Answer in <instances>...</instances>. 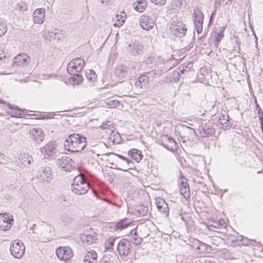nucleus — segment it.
Returning <instances> with one entry per match:
<instances>
[{
  "instance_id": "49",
  "label": "nucleus",
  "mask_w": 263,
  "mask_h": 263,
  "mask_svg": "<svg viewBox=\"0 0 263 263\" xmlns=\"http://www.w3.org/2000/svg\"><path fill=\"white\" fill-rule=\"evenodd\" d=\"M218 230H221L226 228V223L223 220L220 219L218 220Z\"/></svg>"
},
{
  "instance_id": "44",
  "label": "nucleus",
  "mask_w": 263,
  "mask_h": 263,
  "mask_svg": "<svg viewBox=\"0 0 263 263\" xmlns=\"http://www.w3.org/2000/svg\"><path fill=\"white\" fill-rule=\"evenodd\" d=\"M61 220L63 222L67 223L70 220V217L66 213H63L61 217Z\"/></svg>"
},
{
  "instance_id": "7",
  "label": "nucleus",
  "mask_w": 263,
  "mask_h": 263,
  "mask_svg": "<svg viewBox=\"0 0 263 263\" xmlns=\"http://www.w3.org/2000/svg\"><path fill=\"white\" fill-rule=\"evenodd\" d=\"M117 250L119 255L127 256L132 251V246L129 241L126 239H122L117 244Z\"/></svg>"
},
{
  "instance_id": "43",
  "label": "nucleus",
  "mask_w": 263,
  "mask_h": 263,
  "mask_svg": "<svg viewBox=\"0 0 263 263\" xmlns=\"http://www.w3.org/2000/svg\"><path fill=\"white\" fill-rule=\"evenodd\" d=\"M6 26L2 22H0V37L3 36L7 32Z\"/></svg>"
},
{
  "instance_id": "57",
  "label": "nucleus",
  "mask_w": 263,
  "mask_h": 263,
  "mask_svg": "<svg viewBox=\"0 0 263 263\" xmlns=\"http://www.w3.org/2000/svg\"><path fill=\"white\" fill-rule=\"evenodd\" d=\"M135 240V243L136 245H139L142 242V238L141 237H134Z\"/></svg>"
},
{
  "instance_id": "3",
  "label": "nucleus",
  "mask_w": 263,
  "mask_h": 263,
  "mask_svg": "<svg viewBox=\"0 0 263 263\" xmlns=\"http://www.w3.org/2000/svg\"><path fill=\"white\" fill-rule=\"evenodd\" d=\"M176 130L179 133L183 142L193 140L197 136L194 128L189 127L185 124H181L177 125Z\"/></svg>"
},
{
  "instance_id": "21",
  "label": "nucleus",
  "mask_w": 263,
  "mask_h": 263,
  "mask_svg": "<svg viewBox=\"0 0 263 263\" xmlns=\"http://www.w3.org/2000/svg\"><path fill=\"white\" fill-rule=\"evenodd\" d=\"M97 260V254L93 250H90L86 252L83 257L84 263H96Z\"/></svg>"
},
{
  "instance_id": "2",
  "label": "nucleus",
  "mask_w": 263,
  "mask_h": 263,
  "mask_svg": "<svg viewBox=\"0 0 263 263\" xmlns=\"http://www.w3.org/2000/svg\"><path fill=\"white\" fill-rule=\"evenodd\" d=\"M71 188L75 194L83 195L87 192L89 189V184L85 180L83 175L80 174L73 178Z\"/></svg>"
},
{
  "instance_id": "42",
  "label": "nucleus",
  "mask_w": 263,
  "mask_h": 263,
  "mask_svg": "<svg viewBox=\"0 0 263 263\" xmlns=\"http://www.w3.org/2000/svg\"><path fill=\"white\" fill-rule=\"evenodd\" d=\"M202 24L203 22H197L194 23L195 27L198 33H201L202 31Z\"/></svg>"
},
{
  "instance_id": "59",
  "label": "nucleus",
  "mask_w": 263,
  "mask_h": 263,
  "mask_svg": "<svg viewBox=\"0 0 263 263\" xmlns=\"http://www.w3.org/2000/svg\"><path fill=\"white\" fill-rule=\"evenodd\" d=\"M241 237V239H237L236 240V242L237 243V245H244V246H246V244H245L243 242H242V240H243V238L242 237V236L240 237Z\"/></svg>"
},
{
  "instance_id": "45",
  "label": "nucleus",
  "mask_w": 263,
  "mask_h": 263,
  "mask_svg": "<svg viewBox=\"0 0 263 263\" xmlns=\"http://www.w3.org/2000/svg\"><path fill=\"white\" fill-rule=\"evenodd\" d=\"M223 37V33L221 31L220 32L217 33L215 35V39L216 41V44L219 43Z\"/></svg>"
},
{
  "instance_id": "37",
  "label": "nucleus",
  "mask_w": 263,
  "mask_h": 263,
  "mask_svg": "<svg viewBox=\"0 0 263 263\" xmlns=\"http://www.w3.org/2000/svg\"><path fill=\"white\" fill-rule=\"evenodd\" d=\"M137 212L140 216H146L148 212V208L143 205H139L137 207Z\"/></svg>"
},
{
  "instance_id": "25",
  "label": "nucleus",
  "mask_w": 263,
  "mask_h": 263,
  "mask_svg": "<svg viewBox=\"0 0 263 263\" xmlns=\"http://www.w3.org/2000/svg\"><path fill=\"white\" fill-rule=\"evenodd\" d=\"M115 74L119 79L124 78L128 73L127 68L123 65H119L117 67L115 71Z\"/></svg>"
},
{
  "instance_id": "39",
  "label": "nucleus",
  "mask_w": 263,
  "mask_h": 263,
  "mask_svg": "<svg viewBox=\"0 0 263 263\" xmlns=\"http://www.w3.org/2000/svg\"><path fill=\"white\" fill-rule=\"evenodd\" d=\"M20 157L21 158V160L23 161L22 164H24L25 166L26 164H30L31 162L33 160L32 157H30L28 155L21 154Z\"/></svg>"
},
{
  "instance_id": "56",
  "label": "nucleus",
  "mask_w": 263,
  "mask_h": 263,
  "mask_svg": "<svg viewBox=\"0 0 263 263\" xmlns=\"http://www.w3.org/2000/svg\"><path fill=\"white\" fill-rule=\"evenodd\" d=\"M209 227H212L218 229V223L217 221H213L211 224L209 226Z\"/></svg>"
},
{
  "instance_id": "23",
  "label": "nucleus",
  "mask_w": 263,
  "mask_h": 263,
  "mask_svg": "<svg viewBox=\"0 0 263 263\" xmlns=\"http://www.w3.org/2000/svg\"><path fill=\"white\" fill-rule=\"evenodd\" d=\"M186 30L185 25H183L182 23H179L173 30V33L176 36L181 37L186 34Z\"/></svg>"
},
{
  "instance_id": "13",
  "label": "nucleus",
  "mask_w": 263,
  "mask_h": 263,
  "mask_svg": "<svg viewBox=\"0 0 263 263\" xmlns=\"http://www.w3.org/2000/svg\"><path fill=\"white\" fill-rule=\"evenodd\" d=\"M161 142L164 147L171 151L177 149L178 147L177 142L168 135H164L161 137Z\"/></svg>"
},
{
  "instance_id": "58",
  "label": "nucleus",
  "mask_w": 263,
  "mask_h": 263,
  "mask_svg": "<svg viewBox=\"0 0 263 263\" xmlns=\"http://www.w3.org/2000/svg\"><path fill=\"white\" fill-rule=\"evenodd\" d=\"M29 58V57L27 54H23L22 57V64L24 63H26L27 61V59Z\"/></svg>"
},
{
  "instance_id": "28",
  "label": "nucleus",
  "mask_w": 263,
  "mask_h": 263,
  "mask_svg": "<svg viewBox=\"0 0 263 263\" xmlns=\"http://www.w3.org/2000/svg\"><path fill=\"white\" fill-rule=\"evenodd\" d=\"M219 121L221 125H222V127L227 129L230 126V121H229V116L228 115H221L219 117Z\"/></svg>"
},
{
  "instance_id": "10",
  "label": "nucleus",
  "mask_w": 263,
  "mask_h": 263,
  "mask_svg": "<svg viewBox=\"0 0 263 263\" xmlns=\"http://www.w3.org/2000/svg\"><path fill=\"white\" fill-rule=\"evenodd\" d=\"M80 239L83 243L86 245H89L96 242L98 239L96 233L90 229L81 234Z\"/></svg>"
},
{
  "instance_id": "15",
  "label": "nucleus",
  "mask_w": 263,
  "mask_h": 263,
  "mask_svg": "<svg viewBox=\"0 0 263 263\" xmlns=\"http://www.w3.org/2000/svg\"><path fill=\"white\" fill-rule=\"evenodd\" d=\"M128 47V52L132 56H136L141 54L142 52L143 47L138 43H133L129 44Z\"/></svg>"
},
{
  "instance_id": "63",
  "label": "nucleus",
  "mask_w": 263,
  "mask_h": 263,
  "mask_svg": "<svg viewBox=\"0 0 263 263\" xmlns=\"http://www.w3.org/2000/svg\"><path fill=\"white\" fill-rule=\"evenodd\" d=\"M0 103L1 104H5V102L4 100L0 99Z\"/></svg>"
},
{
  "instance_id": "36",
  "label": "nucleus",
  "mask_w": 263,
  "mask_h": 263,
  "mask_svg": "<svg viewBox=\"0 0 263 263\" xmlns=\"http://www.w3.org/2000/svg\"><path fill=\"white\" fill-rule=\"evenodd\" d=\"M193 17H194V23H197V22H203V14L198 9H194Z\"/></svg>"
},
{
  "instance_id": "53",
  "label": "nucleus",
  "mask_w": 263,
  "mask_h": 263,
  "mask_svg": "<svg viewBox=\"0 0 263 263\" xmlns=\"http://www.w3.org/2000/svg\"><path fill=\"white\" fill-rule=\"evenodd\" d=\"M50 36L54 39H57L58 40H60L61 38V34L58 32L51 33Z\"/></svg>"
},
{
  "instance_id": "46",
  "label": "nucleus",
  "mask_w": 263,
  "mask_h": 263,
  "mask_svg": "<svg viewBox=\"0 0 263 263\" xmlns=\"http://www.w3.org/2000/svg\"><path fill=\"white\" fill-rule=\"evenodd\" d=\"M16 9L19 11H24L27 9V7L25 4L22 3L17 5Z\"/></svg>"
},
{
  "instance_id": "4",
  "label": "nucleus",
  "mask_w": 263,
  "mask_h": 263,
  "mask_svg": "<svg viewBox=\"0 0 263 263\" xmlns=\"http://www.w3.org/2000/svg\"><path fill=\"white\" fill-rule=\"evenodd\" d=\"M156 74V71L149 72L147 75H142L139 77L137 80L135 82V86L136 88L141 90V91L146 90L150 82L152 81L153 74Z\"/></svg>"
},
{
  "instance_id": "64",
  "label": "nucleus",
  "mask_w": 263,
  "mask_h": 263,
  "mask_svg": "<svg viewBox=\"0 0 263 263\" xmlns=\"http://www.w3.org/2000/svg\"><path fill=\"white\" fill-rule=\"evenodd\" d=\"M101 263H110L109 261L103 260Z\"/></svg>"
},
{
  "instance_id": "1",
  "label": "nucleus",
  "mask_w": 263,
  "mask_h": 263,
  "mask_svg": "<svg viewBox=\"0 0 263 263\" xmlns=\"http://www.w3.org/2000/svg\"><path fill=\"white\" fill-rule=\"evenodd\" d=\"M86 138L81 134H73L68 136L64 142L65 148L71 152H79L86 146Z\"/></svg>"
},
{
  "instance_id": "55",
  "label": "nucleus",
  "mask_w": 263,
  "mask_h": 263,
  "mask_svg": "<svg viewBox=\"0 0 263 263\" xmlns=\"http://www.w3.org/2000/svg\"><path fill=\"white\" fill-rule=\"evenodd\" d=\"M257 107H258V115H259V118L260 120V122L261 124H262L263 122V112H260V110H261V108L259 107L258 105L257 106Z\"/></svg>"
},
{
  "instance_id": "14",
  "label": "nucleus",
  "mask_w": 263,
  "mask_h": 263,
  "mask_svg": "<svg viewBox=\"0 0 263 263\" xmlns=\"http://www.w3.org/2000/svg\"><path fill=\"white\" fill-rule=\"evenodd\" d=\"M179 182L180 183L179 188L180 194L183 195L185 198H190V190L189 184L187 183L186 179L184 177H182Z\"/></svg>"
},
{
  "instance_id": "41",
  "label": "nucleus",
  "mask_w": 263,
  "mask_h": 263,
  "mask_svg": "<svg viewBox=\"0 0 263 263\" xmlns=\"http://www.w3.org/2000/svg\"><path fill=\"white\" fill-rule=\"evenodd\" d=\"M255 243H256V242L254 240H250L248 238V252H249L250 254H255V253L253 252L254 250L253 247L255 246Z\"/></svg>"
},
{
  "instance_id": "54",
  "label": "nucleus",
  "mask_w": 263,
  "mask_h": 263,
  "mask_svg": "<svg viewBox=\"0 0 263 263\" xmlns=\"http://www.w3.org/2000/svg\"><path fill=\"white\" fill-rule=\"evenodd\" d=\"M184 71V69L183 67H179V68L178 69V71H176L175 73H174V74L175 76L176 73V77L178 79V76L180 77V74L183 73Z\"/></svg>"
},
{
  "instance_id": "48",
  "label": "nucleus",
  "mask_w": 263,
  "mask_h": 263,
  "mask_svg": "<svg viewBox=\"0 0 263 263\" xmlns=\"http://www.w3.org/2000/svg\"><path fill=\"white\" fill-rule=\"evenodd\" d=\"M197 250L200 252H205L206 250V245L204 243H201L200 245L197 247Z\"/></svg>"
},
{
  "instance_id": "9",
  "label": "nucleus",
  "mask_w": 263,
  "mask_h": 263,
  "mask_svg": "<svg viewBox=\"0 0 263 263\" xmlns=\"http://www.w3.org/2000/svg\"><path fill=\"white\" fill-rule=\"evenodd\" d=\"M56 255L61 260L67 261L73 255L72 251L69 247H60L55 251Z\"/></svg>"
},
{
  "instance_id": "29",
  "label": "nucleus",
  "mask_w": 263,
  "mask_h": 263,
  "mask_svg": "<svg viewBox=\"0 0 263 263\" xmlns=\"http://www.w3.org/2000/svg\"><path fill=\"white\" fill-rule=\"evenodd\" d=\"M131 223L130 220L127 218H124L120 220L117 223L116 227L117 229L120 230H123L126 228Z\"/></svg>"
},
{
  "instance_id": "35",
  "label": "nucleus",
  "mask_w": 263,
  "mask_h": 263,
  "mask_svg": "<svg viewBox=\"0 0 263 263\" xmlns=\"http://www.w3.org/2000/svg\"><path fill=\"white\" fill-rule=\"evenodd\" d=\"M99 127L102 129H108L109 130L108 134H111L113 132V126L111 123L107 120L102 122Z\"/></svg>"
},
{
  "instance_id": "26",
  "label": "nucleus",
  "mask_w": 263,
  "mask_h": 263,
  "mask_svg": "<svg viewBox=\"0 0 263 263\" xmlns=\"http://www.w3.org/2000/svg\"><path fill=\"white\" fill-rule=\"evenodd\" d=\"M128 155L137 162H139L143 157L141 151L134 148L129 150Z\"/></svg>"
},
{
  "instance_id": "40",
  "label": "nucleus",
  "mask_w": 263,
  "mask_h": 263,
  "mask_svg": "<svg viewBox=\"0 0 263 263\" xmlns=\"http://www.w3.org/2000/svg\"><path fill=\"white\" fill-rule=\"evenodd\" d=\"M122 88L125 92H129L133 89V84L130 81H125L122 84Z\"/></svg>"
},
{
  "instance_id": "30",
  "label": "nucleus",
  "mask_w": 263,
  "mask_h": 263,
  "mask_svg": "<svg viewBox=\"0 0 263 263\" xmlns=\"http://www.w3.org/2000/svg\"><path fill=\"white\" fill-rule=\"evenodd\" d=\"M126 14L124 12H122L121 14L116 15V21L114 24L115 26H121L123 25L125 21V19L126 17Z\"/></svg>"
},
{
  "instance_id": "27",
  "label": "nucleus",
  "mask_w": 263,
  "mask_h": 263,
  "mask_svg": "<svg viewBox=\"0 0 263 263\" xmlns=\"http://www.w3.org/2000/svg\"><path fill=\"white\" fill-rule=\"evenodd\" d=\"M134 8L140 12H143L147 6L146 1L145 0H137L136 3H134Z\"/></svg>"
},
{
  "instance_id": "20",
  "label": "nucleus",
  "mask_w": 263,
  "mask_h": 263,
  "mask_svg": "<svg viewBox=\"0 0 263 263\" xmlns=\"http://www.w3.org/2000/svg\"><path fill=\"white\" fill-rule=\"evenodd\" d=\"M55 145L52 142H49L43 148H41V152L46 158L47 155L48 157L52 156L55 153Z\"/></svg>"
},
{
  "instance_id": "32",
  "label": "nucleus",
  "mask_w": 263,
  "mask_h": 263,
  "mask_svg": "<svg viewBox=\"0 0 263 263\" xmlns=\"http://www.w3.org/2000/svg\"><path fill=\"white\" fill-rule=\"evenodd\" d=\"M10 224L11 221H9V219L6 218H3L2 220H0V230H8L10 228Z\"/></svg>"
},
{
  "instance_id": "12",
  "label": "nucleus",
  "mask_w": 263,
  "mask_h": 263,
  "mask_svg": "<svg viewBox=\"0 0 263 263\" xmlns=\"http://www.w3.org/2000/svg\"><path fill=\"white\" fill-rule=\"evenodd\" d=\"M139 24L143 29L148 31L154 27L155 21L151 16L142 15L140 17Z\"/></svg>"
},
{
  "instance_id": "24",
  "label": "nucleus",
  "mask_w": 263,
  "mask_h": 263,
  "mask_svg": "<svg viewBox=\"0 0 263 263\" xmlns=\"http://www.w3.org/2000/svg\"><path fill=\"white\" fill-rule=\"evenodd\" d=\"M115 163H112L111 165L114 168L119 170L126 171L129 169L128 167L129 164L126 163L121 160H115Z\"/></svg>"
},
{
  "instance_id": "6",
  "label": "nucleus",
  "mask_w": 263,
  "mask_h": 263,
  "mask_svg": "<svg viewBox=\"0 0 263 263\" xmlns=\"http://www.w3.org/2000/svg\"><path fill=\"white\" fill-rule=\"evenodd\" d=\"M25 247L23 243L20 240H13L10 245L11 254L16 258H21L25 253Z\"/></svg>"
},
{
  "instance_id": "38",
  "label": "nucleus",
  "mask_w": 263,
  "mask_h": 263,
  "mask_svg": "<svg viewBox=\"0 0 263 263\" xmlns=\"http://www.w3.org/2000/svg\"><path fill=\"white\" fill-rule=\"evenodd\" d=\"M85 76L88 80L93 82L97 79V74L93 70H87L85 71Z\"/></svg>"
},
{
  "instance_id": "33",
  "label": "nucleus",
  "mask_w": 263,
  "mask_h": 263,
  "mask_svg": "<svg viewBox=\"0 0 263 263\" xmlns=\"http://www.w3.org/2000/svg\"><path fill=\"white\" fill-rule=\"evenodd\" d=\"M10 224L11 221H9V219L6 218H3L2 220H0V230H8L10 228Z\"/></svg>"
},
{
  "instance_id": "51",
  "label": "nucleus",
  "mask_w": 263,
  "mask_h": 263,
  "mask_svg": "<svg viewBox=\"0 0 263 263\" xmlns=\"http://www.w3.org/2000/svg\"><path fill=\"white\" fill-rule=\"evenodd\" d=\"M22 57L23 54H19L16 56L14 59V63H22Z\"/></svg>"
},
{
  "instance_id": "61",
  "label": "nucleus",
  "mask_w": 263,
  "mask_h": 263,
  "mask_svg": "<svg viewBox=\"0 0 263 263\" xmlns=\"http://www.w3.org/2000/svg\"><path fill=\"white\" fill-rule=\"evenodd\" d=\"M130 235L132 236V235H134V236H136L137 235V232H136V229H133V230H132L130 231Z\"/></svg>"
},
{
  "instance_id": "50",
  "label": "nucleus",
  "mask_w": 263,
  "mask_h": 263,
  "mask_svg": "<svg viewBox=\"0 0 263 263\" xmlns=\"http://www.w3.org/2000/svg\"><path fill=\"white\" fill-rule=\"evenodd\" d=\"M151 2L156 5L163 6L166 3V0H151Z\"/></svg>"
},
{
  "instance_id": "5",
  "label": "nucleus",
  "mask_w": 263,
  "mask_h": 263,
  "mask_svg": "<svg viewBox=\"0 0 263 263\" xmlns=\"http://www.w3.org/2000/svg\"><path fill=\"white\" fill-rule=\"evenodd\" d=\"M215 124L211 121L202 123L197 129L199 136L201 138H205L213 136L215 133Z\"/></svg>"
},
{
  "instance_id": "22",
  "label": "nucleus",
  "mask_w": 263,
  "mask_h": 263,
  "mask_svg": "<svg viewBox=\"0 0 263 263\" xmlns=\"http://www.w3.org/2000/svg\"><path fill=\"white\" fill-rule=\"evenodd\" d=\"M52 228L50 226H46L42 230L40 236V240L46 242L50 239Z\"/></svg>"
},
{
  "instance_id": "60",
  "label": "nucleus",
  "mask_w": 263,
  "mask_h": 263,
  "mask_svg": "<svg viewBox=\"0 0 263 263\" xmlns=\"http://www.w3.org/2000/svg\"><path fill=\"white\" fill-rule=\"evenodd\" d=\"M8 107L11 109L20 110V108L17 106L13 107L11 105L9 104Z\"/></svg>"
},
{
  "instance_id": "16",
  "label": "nucleus",
  "mask_w": 263,
  "mask_h": 263,
  "mask_svg": "<svg viewBox=\"0 0 263 263\" xmlns=\"http://www.w3.org/2000/svg\"><path fill=\"white\" fill-rule=\"evenodd\" d=\"M40 176L43 181L49 182L52 178L51 170L47 166H42L39 171Z\"/></svg>"
},
{
  "instance_id": "18",
  "label": "nucleus",
  "mask_w": 263,
  "mask_h": 263,
  "mask_svg": "<svg viewBox=\"0 0 263 263\" xmlns=\"http://www.w3.org/2000/svg\"><path fill=\"white\" fill-rule=\"evenodd\" d=\"M30 137L37 143L43 141L44 134L41 128H32L30 132Z\"/></svg>"
},
{
  "instance_id": "34",
  "label": "nucleus",
  "mask_w": 263,
  "mask_h": 263,
  "mask_svg": "<svg viewBox=\"0 0 263 263\" xmlns=\"http://www.w3.org/2000/svg\"><path fill=\"white\" fill-rule=\"evenodd\" d=\"M72 76L70 78V80L73 85H77L81 83L83 80V77L79 74L78 73L71 74Z\"/></svg>"
},
{
  "instance_id": "31",
  "label": "nucleus",
  "mask_w": 263,
  "mask_h": 263,
  "mask_svg": "<svg viewBox=\"0 0 263 263\" xmlns=\"http://www.w3.org/2000/svg\"><path fill=\"white\" fill-rule=\"evenodd\" d=\"M117 239V237H109L104 243L105 249L107 250L113 249L114 243Z\"/></svg>"
},
{
  "instance_id": "52",
  "label": "nucleus",
  "mask_w": 263,
  "mask_h": 263,
  "mask_svg": "<svg viewBox=\"0 0 263 263\" xmlns=\"http://www.w3.org/2000/svg\"><path fill=\"white\" fill-rule=\"evenodd\" d=\"M11 116L13 117H16V118H23L24 116V115H23L21 112H16L15 111H12L11 114Z\"/></svg>"
},
{
  "instance_id": "19",
  "label": "nucleus",
  "mask_w": 263,
  "mask_h": 263,
  "mask_svg": "<svg viewBox=\"0 0 263 263\" xmlns=\"http://www.w3.org/2000/svg\"><path fill=\"white\" fill-rule=\"evenodd\" d=\"M45 10L44 9H36L33 13V20L34 23L41 24L45 17Z\"/></svg>"
},
{
  "instance_id": "62",
  "label": "nucleus",
  "mask_w": 263,
  "mask_h": 263,
  "mask_svg": "<svg viewBox=\"0 0 263 263\" xmlns=\"http://www.w3.org/2000/svg\"><path fill=\"white\" fill-rule=\"evenodd\" d=\"M4 159V155L0 153V163H2Z\"/></svg>"
},
{
  "instance_id": "11",
  "label": "nucleus",
  "mask_w": 263,
  "mask_h": 263,
  "mask_svg": "<svg viewBox=\"0 0 263 263\" xmlns=\"http://www.w3.org/2000/svg\"><path fill=\"white\" fill-rule=\"evenodd\" d=\"M73 164L74 161L71 158L65 156H62L57 161V165L58 167H61L65 171H70Z\"/></svg>"
},
{
  "instance_id": "47",
  "label": "nucleus",
  "mask_w": 263,
  "mask_h": 263,
  "mask_svg": "<svg viewBox=\"0 0 263 263\" xmlns=\"http://www.w3.org/2000/svg\"><path fill=\"white\" fill-rule=\"evenodd\" d=\"M115 156L116 157H118L119 158H120L119 160L124 161V162H125L126 163L129 164V163H132V161L129 159H128L121 155L116 154Z\"/></svg>"
},
{
  "instance_id": "17",
  "label": "nucleus",
  "mask_w": 263,
  "mask_h": 263,
  "mask_svg": "<svg viewBox=\"0 0 263 263\" xmlns=\"http://www.w3.org/2000/svg\"><path fill=\"white\" fill-rule=\"evenodd\" d=\"M156 205L160 212L165 214L166 216L168 215V205L163 199L157 198L156 199Z\"/></svg>"
},
{
  "instance_id": "8",
  "label": "nucleus",
  "mask_w": 263,
  "mask_h": 263,
  "mask_svg": "<svg viewBox=\"0 0 263 263\" xmlns=\"http://www.w3.org/2000/svg\"><path fill=\"white\" fill-rule=\"evenodd\" d=\"M84 61L81 58H77L71 60L68 64L67 70L69 74L78 73L83 67Z\"/></svg>"
}]
</instances>
